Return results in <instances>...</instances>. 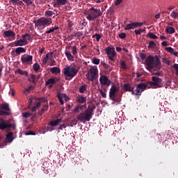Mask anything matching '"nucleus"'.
Here are the masks:
<instances>
[{
  "instance_id": "obj_7",
  "label": "nucleus",
  "mask_w": 178,
  "mask_h": 178,
  "mask_svg": "<svg viewBox=\"0 0 178 178\" xmlns=\"http://www.w3.org/2000/svg\"><path fill=\"white\" fill-rule=\"evenodd\" d=\"M16 129V124H10L2 118L0 119V130L3 131L6 129Z\"/></svg>"
},
{
  "instance_id": "obj_5",
  "label": "nucleus",
  "mask_w": 178,
  "mask_h": 178,
  "mask_svg": "<svg viewBox=\"0 0 178 178\" xmlns=\"http://www.w3.org/2000/svg\"><path fill=\"white\" fill-rule=\"evenodd\" d=\"M117 89L115 86H112L109 91V98L113 102L120 104L122 99V95H116Z\"/></svg>"
},
{
  "instance_id": "obj_41",
  "label": "nucleus",
  "mask_w": 178,
  "mask_h": 178,
  "mask_svg": "<svg viewBox=\"0 0 178 178\" xmlns=\"http://www.w3.org/2000/svg\"><path fill=\"white\" fill-rule=\"evenodd\" d=\"M95 37H96V42H99V40L102 38V35H100V34H95L93 36H92V38H95Z\"/></svg>"
},
{
  "instance_id": "obj_36",
  "label": "nucleus",
  "mask_w": 178,
  "mask_h": 178,
  "mask_svg": "<svg viewBox=\"0 0 178 178\" xmlns=\"http://www.w3.org/2000/svg\"><path fill=\"white\" fill-rule=\"evenodd\" d=\"M156 43L154 41L151 40L149 41V45L147 47L148 49H154L156 47Z\"/></svg>"
},
{
  "instance_id": "obj_31",
  "label": "nucleus",
  "mask_w": 178,
  "mask_h": 178,
  "mask_svg": "<svg viewBox=\"0 0 178 178\" xmlns=\"http://www.w3.org/2000/svg\"><path fill=\"white\" fill-rule=\"evenodd\" d=\"M53 59V51L47 53L45 56V63H47V61L49 60Z\"/></svg>"
},
{
  "instance_id": "obj_49",
  "label": "nucleus",
  "mask_w": 178,
  "mask_h": 178,
  "mask_svg": "<svg viewBox=\"0 0 178 178\" xmlns=\"http://www.w3.org/2000/svg\"><path fill=\"white\" fill-rule=\"evenodd\" d=\"M120 65L121 67L124 69V70H127V65H126L125 62L124 61H122L120 63Z\"/></svg>"
},
{
  "instance_id": "obj_62",
  "label": "nucleus",
  "mask_w": 178,
  "mask_h": 178,
  "mask_svg": "<svg viewBox=\"0 0 178 178\" xmlns=\"http://www.w3.org/2000/svg\"><path fill=\"white\" fill-rule=\"evenodd\" d=\"M161 46L163 47H168V43L166 41H163V42H161Z\"/></svg>"
},
{
  "instance_id": "obj_48",
  "label": "nucleus",
  "mask_w": 178,
  "mask_h": 178,
  "mask_svg": "<svg viewBox=\"0 0 178 178\" xmlns=\"http://www.w3.org/2000/svg\"><path fill=\"white\" fill-rule=\"evenodd\" d=\"M52 23L51 18H46L45 19V25H50Z\"/></svg>"
},
{
  "instance_id": "obj_3",
  "label": "nucleus",
  "mask_w": 178,
  "mask_h": 178,
  "mask_svg": "<svg viewBox=\"0 0 178 178\" xmlns=\"http://www.w3.org/2000/svg\"><path fill=\"white\" fill-rule=\"evenodd\" d=\"M85 15L89 21H94L99 17H102V12L100 9H97L93 7L85 12Z\"/></svg>"
},
{
  "instance_id": "obj_6",
  "label": "nucleus",
  "mask_w": 178,
  "mask_h": 178,
  "mask_svg": "<svg viewBox=\"0 0 178 178\" xmlns=\"http://www.w3.org/2000/svg\"><path fill=\"white\" fill-rule=\"evenodd\" d=\"M92 117L93 115L86 110L84 112L79 113L76 118L79 121L84 124L86 122H90Z\"/></svg>"
},
{
  "instance_id": "obj_12",
  "label": "nucleus",
  "mask_w": 178,
  "mask_h": 178,
  "mask_svg": "<svg viewBox=\"0 0 178 178\" xmlns=\"http://www.w3.org/2000/svg\"><path fill=\"white\" fill-rule=\"evenodd\" d=\"M35 26L38 27V29H45V18H39L35 21Z\"/></svg>"
},
{
  "instance_id": "obj_58",
  "label": "nucleus",
  "mask_w": 178,
  "mask_h": 178,
  "mask_svg": "<svg viewBox=\"0 0 178 178\" xmlns=\"http://www.w3.org/2000/svg\"><path fill=\"white\" fill-rule=\"evenodd\" d=\"M122 1H123V0H116V1H115V6H118V5H120V3H122Z\"/></svg>"
},
{
  "instance_id": "obj_34",
  "label": "nucleus",
  "mask_w": 178,
  "mask_h": 178,
  "mask_svg": "<svg viewBox=\"0 0 178 178\" xmlns=\"http://www.w3.org/2000/svg\"><path fill=\"white\" fill-rule=\"evenodd\" d=\"M147 36H148L149 38H152V40H158V36L154 35L153 33H148Z\"/></svg>"
},
{
  "instance_id": "obj_8",
  "label": "nucleus",
  "mask_w": 178,
  "mask_h": 178,
  "mask_svg": "<svg viewBox=\"0 0 178 178\" xmlns=\"http://www.w3.org/2000/svg\"><path fill=\"white\" fill-rule=\"evenodd\" d=\"M106 53L109 60L113 61L116 52L115 51V47H108L105 49Z\"/></svg>"
},
{
  "instance_id": "obj_22",
  "label": "nucleus",
  "mask_w": 178,
  "mask_h": 178,
  "mask_svg": "<svg viewBox=\"0 0 178 178\" xmlns=\"http://www.w3.org/2000/svg\"><path fill=\"white\" fill-rule=\"evenodd\" d=\"M67 3V0H56L54 5L56 7H58L60 5H66Z\"/></svg>"
},
{
  "instance_id": "obj_39",
  "label": "nucleus",
  "mask_w": 178,
  "mask_h": 178,
  "mask_svg": "<svg viewBox=\"0 0 178 178\" xmlns=\"http://www.w3.org/2000/svg\"><path fill=\"white\" fill-rule=\"evenodd\" d=\"M170 17H172L174 19H178V13L173 10L170 14Z\"/></svg>"
},
{
  "instance_id": "obj_61",
  "label": "nucleus",
  "mask_w": 178,
  "mask_h": 178,
  "mask_svg": "<svg viewBox=\"0 0 178 178\" xmlns=\"http://www.w3.org/2000/svg\"><path fill=\"white\" fill-rule=\"evenodd\" d=\"M103 66L105 69H109L111 67V66L106 63H103Z\"/></svg>"
},
{
  "instance_id": "obj_59",
  "label": "nucleus",
  "mask_w": 178,
  "mask_h": 178,
  "mask_svg": "<svg viewBox=\"0 0 178 178\" xmlns=\"http://www.w3.org/2000/svg\"><path fill=\"white\" fill-rule=\"evenodd\" d=\"M80 111H81V108H80V106H78L74 108V112L80 113Z\"/></svg>"
},
{
  "instance_id": "obj_21",
  "label": "nucleus",
  "mask_w": 178,
  "mask_h": 178,
  "mask_svg": "<svg viewBox=\"0 0 178 178\" xmlns=\"http://www.w3.org/2000/svg\"><path fill=\"white\" fill-rule=\"evenodd\" d=\"M6 140H8L6 141H4V144L6 143H11L13 140V132H9L8 134H6Z\"/></svg>"
},
{
  "instance_id": "obj_47",
  "label": "nucleus",
  "mask_w": 178,
  "mask_h": 178,
  "mask_svg": "<svg viewBox=\"0 0 178 178\" xmlns=\"http://www.w3.org/2000/svg\"><path fill=\"white\" fill-rule=\"evenodd\" d=\"M19 2H23L22 1L19 0H10L9 3H11L12 5H16V3H19Z\"/></svg>"
},
{
  "instance_id": "obj_29",
  "label": "nucleus",
  "mask_w": 178,
  "mask_h": 178,
  "mask_svg": "<svg viewBox=\"0 0 178 178\" xmlns=\"http://www.w3.org/2000/svg\"><path fill=\"white\" fill-rule=\"evenodd\" d=\"M57 97L58 98L61 104H64V101H63V98L66 97V95L65 94H58Z\"/></svg>"
},
{
  "instance_id": "obj_14",
  "label": "nucleus",
  "mask_w": 178,
  "mask_h": 178,
  "mask_svg": "<svg viewBox=\"0 0 178 178\" xmlns=\"http://www.w3.org/2000/svg\"><path fill=\"white\" fill-rule=\"evenodd\" d=\"M123 88L126 92H131V95H134V87H132L129 83H126L123 85Z\"/></svg>"
},
{
  "instance_id": "obj_40",
  "label": "nucleus",
  "mask_w": 178,
  "mask_h": 178,
  "mask_svg": "<svg viewBox=\"0 0 178 178\" xmlns=\"http://www.w3.org/2000/svg\"><path fill=\"white\" fill-rule=\"evenodd\" d=\"M32 90H33V86H28V88L24 89V95H27L28 92H30Z\"/></svg>"
},
{
  "instance_id": "obj_52",
  "label": "nucleus",
  "mask_w": 178,
  "mask_h": 178,
  "mask_svg": "<svg viewBox=\"0 0 178 178\" xmlns=\"http://www.w3.org/2000/svg\"><path fill=\"white\" fill-rule=\"evenodd\" d=\"M31 117V113H23V118H28Z\"/></svg>"
},
{
  "instance_id": "obj_23",
  "label": "nucleus",
  "mask_w": 178,
  "mask_h": 178,
  "mask_svg": "<svg viewBox=\"0 0 178 178\" xmlns=\"http://www.w3.org/2000/svg\"><path fill=\"white\" fill-rule=\"evenodd\" d=\"M65 55L67 60L70 61H74V57L71 54V53L68 51H65Z\"/></svg>"
},
{
  "instance_id": "obj_25",
  "label": "nucleus",
  "mask_w": 178,
  "mask_h": 178,
  "mask_svg": "<svg viewBox=\"0 0 178 178\" xmlns=\"http://www.w3.org/2000/svg\"><path fill=\"white\" fill-rule=\"evenodd\" d=\"M96 106L95 105L92 106H88V108L86 110V111H88L89 113L91 114V115L93 116L94 113V111L95 110Z\"/></svg>"
},
{
  "instance_id": "obj_24",
  "label": "nucleus",
  "mask_w": 178,
  "mask_h": 178,
  "mask_svg": "<svg viewBox=\"0 0 178 178\" xmlns=\"http://www.w3.org/2000/svg\"><path fill=\"white\" fill-rule=\"evenodd\" d=\"M50 72H51L53 74L57 75L59 74V73H60V70L58 67H54L50 68Z\"/></svg>"
},
{
  "instance_id": "obj_19",
  "label": "nucleus",
  "mask_w": 178,
  "mask_h": 178,
  "mask_svg": "<svg viewBox=\"0 0 178 178\" xmlns=\"http://www.w3.org/2000/svg\"><path fill=\"white\" fill-rule=\"evenodd\" d=\"M26 52V49H24L23 47H18V48H16V49H15V51H13L12 53L16 54V56H19V54H24Z\"/></svg>"
},
{
  "instance_id": "obj_38",
  "label": "nucleus",
  "mask_w": 178,
  "mask_h": 178,
  "mask_svg": "<svg viewBox=\"0 0 178 178\" xmlns=\"http://www.w3.org/2000/svg\"><path fill=\"white\" fill-rule=\"evenodd\" d=\"M9 115H10V113L8 111L0 110V116H9Z\"/></svg>"
},
{
  "instance_id": "obj_17",
  "label": "nucleus",
  "mask_w": 178,
  "mask_h": 178,
  "mask_svg": "<svg viewBox=\"0 0 178 178\" xmlns=\"http://www.w3.org/2000/svg\"><path fill=\"white\" fill-rule=\"evenodd\" d=\"M59 81V79L58 77H54V78H51V79H49L47 81H46V83L45 85L47 86V85H54L56 84L57 82Z\"/></svg>"
},
{
  "instance_id": "obj_20",
  "label": "nucleus",
  "mask_w": 178,
  "mask_h": 178,
  "mask_svg": "<svg viewBox=\"0 0 178 178\" xmlns=\"http://www.w3.org/2000/svg\"><path fill=\"white\" fill-rule=\"evenodd\" d=\"M38 101L40 102H37V104H35V106L31 108V112H35L36 111V108H38L40 106V104H41L42 102H45V98L43 97L38 99Z\"/></svg>"
},
{
  "instance_id": "obj_45",
  "label": "nucleus",
  "mask_w": 178,
  "mask_h": 178,
  "mask_svg": "<svg viewBox=\"0 0 178 178\" xmlns=\"http://www.w3.org/2000/svg\"><path fill=\"white\" fill-rule=\"evenodd\" d=\"M38 70H40V65L38 63L33 64V71L38 72Z\"/></svg>"
},
{
  "instance_id": "obj_28",
  "label": "nucleus",
  "mask_w": 178,
  "mask_h": 178,
  "mask_svg": "<svg viewBox=\"0 0 178 178\" xmlns=\"http://www.w3.org/2000/svg\"><path fill=\"white\" fill-rule=\"evenodd\" d=\"M1 110H3L8 112L10 111V109L9 108V104H1Z\"/></svg>"
},
{
  "instance_id": "obj_46",
  "label": "nucleus",
  "mask_w": 178,
  "mask_h": 178,
  "mask_svg": "<svg viewBox=\"0 0 178 178\" xmlns=\"http://www.w3.org/2000/svg\"><path fill=\"white\" fill-rule=\"evenodd\" d=\"M21 1L24 2L26 6H31L33 3L31 0H21Z\"/></svg>"
},
{
  "instance_id": "obj_16",
  "label": "nucleus",
  "mask_w": 178,
  "mask_h": 178,
  "mask_svg": "<svg viewBox=\"0 0 178 178\" xmlns=\"http://www.w3.org/2000/svg\"><path fill=\"white\" fill-rule=\"evenodd\" d=\"M61 122H62V118H58L56 120L51 121V122L49 123V125L47 127V131H52V129L51 130L49 129L50 126L56 127Z\"/></svg>"
},
{
  "instance_id": "obj_26",
  "label": "nucleus",
  "mask_w": 178,
  "mask_h": 178,
  "mask_svg": "<svg viewBox=\"0 0 178 178\" xmlns=\"http://www.w3.org/2000/svg\"><path fill=\"white\" fill-rule=\"evenodd\" d=\"M165 32L168 34H172V33H175L176 32V30L173 27L168 26L165 29Z\"/></svg>"
},
{
  "instance_id": "obj_43",
  "label": "nucleus",
  "mask_w": 178,
  "mask_h": 178,
  "mask_svg": "<svg viewBox=\"0 0 178 178\" xmlns=\"http://www.w3.org/2000/svg\"><path fill=\"white\" fill-rule=\"evenodd\" d=\"M166 51H168L169 53H170L172 55H173L175 52V49L171 47H168L165 48Z\"/></svg>"
},
{
  "instance_id": "obj_33",
  "label": "nucleus",
  "mask_w": 178,
  "mask_h": 178,
  "mask_svg": "<svg viewBox=\"0 0 178 178\" xmlns=\"http://www.w3.org/2000/svg\"><path fill=\"white\" fill-rule=\"evenodd\" d=\"M77 102L81 103V104H83L86 103V98L83 97V96H79L77 99Z\"/></svg>"
},
{
  "instance_id": "obj_37",
  "label": "nucleus",
  "mask_w": 178,
  "mask_h": 178,
  "mask_svg": "<svg viewBox=\"0 0 178 178\" xmlns=\"http://www.w3.org/2000/svg\"><path fill=\"white\" fill-rule=\"evenodd\" d=\"M47 64L50 66H54V65H56V61L52 58V59H49V60H47Z\"/></svg>"
},
{
  "instance_id": "obj_1",
  "label": "nucleus",
  "mask_w": 178,
  "mask_h": 178,
  "mask_svg": "<svg viewBox=\"0 0 178 178\" xmlns=\"http://www.w3.org/2000/svg\"><path fill=\"white\" fill-rule=\"evenodd\" d=\"M145 65L147 66V70H152V68H156L157 70H160L161 68V63L158 56H148L146 58Z\"/></svg>"
},
{
  "instance_id": "obj_53",
  "label": "nucleus",
  "mask_w": 178,
  "mask_h": 178,
  "mask_svg": "<svg viewBox=\"0 0 178 178\" xmlns=\"http://www.w3.org/2000/svg\"><path fill=\"white\" fill-rule=\"evenodd\" d=\"M99 92L103 98L107 97V95L105 92H104L102 89H100Z\"/></svg>"
},
{
  "instance_id": "obj_51",
  "label": "nucleus",
  "mask_w": 178,
  "mask_h": 178,
  "mask_svg": "<svg viewBox=\"0 0 178 178\" xmlns=\"http://www.w3.org/2000/svg\"><path fill=\"white\" fill-rule=\"evenodd\" d=\"M92 63H94L95 65H99L100 63V60L95 58L92 60Z\"/></svg>"
},
{
  "instance_id": "obj_13",
  "label": "nucleus",
  "mask_w": 178,
  "mask_h": 178,
  "mask_svg": "<svg viewBox=\"0 0 178 178\" xmlns=\"http://www.w3.org/2000/svg\"><path fill=\"white\" fill-rule=\"evenodd\" d=\"M142 26V24H140L139 22H132L131 24H128L126 27L124 28V29L126 31H129V30H131V29H136L138 27H141Z\"/></svg>"
},
{
  "instance_id": "obj_56",
  "label": "nucleus",
  "mask_w": 178,
  "mask_h": 178,
  "mask_svg": "<svg viewBox=\"0 0 178 178\" xmlns=\"http://www.w3.org/2000/svg\"><path fill=\"white\" fill-rule=\"evenodd\" d=\"M172 67L175 69L176 74L178 76V64H174Z\"/></svg>"
},
{
  "instance_id": "obj_30",
  "label": "nucleus",
  "mask_w": 178,
  "mask_h": 178,
  "mask_svg": "<svg viewBox=\"0 0 178 178\" xmlns=\"http://www.w3.org/2000/svg\"><path fill=\"white\" fill-rule=\"evenodd\" d=\"M142 92H143L142 90L139 89L138 86H136L135 92L134 91V94H132V95L136 96H140L142 95Z\"/></svg>"
},
{
  "instance_id": "obj_18",
  "label": "nucleus",
  "mask_w": 178,
  "mask_h": 178,
  "mask_svg": "<svg viewBox=\"0 0 178 178\" xmlns=\"http://www.w3.org/2000/svg\"><path fill=\"white\" fill-rule=\"evenodd\" d=\"M3 36L4 38H14L16 36V33H15L13 31H6L3 33Z\"/></svg>"
},
{
  "instance_id": "obj_4",
  "label": "nucleus",
  "mask_w": 178,
  "mask_h": 178,
  "mask_svg": "<svg viewBox=\"0 0 178 178\" xmlns=\"http://www.w3.org/2000/svg\"><path fill=\"white\" fill-rule=\"evenodd\" d=\"M79 73V70L74 67H70L67 65L65 68H63V74L66 77H69L70 79H73Z\"/></svg>"
},
{
  "instance_id": "obj_42",
  "label": "nucleus",
  "mask_w": 178,
  "mask_h": 178,
  "mask_svg": "<svg viewBox=\"0 0 178 178\" xmlns=\"http://www.w3.org/2000/svg\"><path fill=\"white\" fill-rule=\"evenodd\" d=\"M145 29H140L139 30H135L134 33L136 35H141L142 33L145 32Z\"/></svg>"
},
{
  "instance_id": "obj_55",
  "label": "nucleus",
  "mask_w": 178,
  "mask_h": 178,
  "mask_svg": "<svg viewBox=\"0 0 178 178\" xmlns=\"http://www.w3.org/2000/svg\"><path fill=\"white\" fill-rule=\"evenodd\" d=\"M67 23H68V27L69 28H72L74 26L73 22L70 21V19H68Z\"/></svg>"
},
{
  "instance_id": "obj_50",
  "label": "nucleus",
  "mask_w": 178,
  "mask_h": 178,
  "mask_svg": "<svg viewBox=\"0 0 178 178\" xmlns=\"http://www.w3.org/2000/svg\"><path fill=\"white\" fill-rule=\"evenodd\" d=\"M30 34L26 33L21 36V38H23L22 40H26V38L30 39Z\"/></svg>"
},
{
  "instance_id": "obj_63",
  "label": "nucleus",
  "mask_w": 178,
  "mask_h": 178,
  "mask_svg": "<svg viewBox=\"0 0 178 178\" xmlns=\"http://www.w3.org/2000/svg\"><path fill=\"white\" fill-rule=\"evenodd\" d=\"M24 2L22 1H19V2H16V5H18L19 6H23V5H24V3H23Z\"/></svg>"
},
{
  "instance_id": "obj_9",
  "label": "nucleus",
  "mask_w": 178,
  "mask_h": 178,
  "mask_svg": "<svg viewBox=\"0 0 178 178\" xmlns=\"http://www.w3.org/2000/svg\"><path fill=\"white\" fill-rule=\"evenodd\" d=\"M99 82L100 84L103 86H110L111 84V81L110 80V79L105 76V75H102L99 78Z\"/></svg>"
},
{
  "instance_id": "obj_32",
  "label": "nucleus",
  "mask_w": 178,
  "mask_h": 178,
  "mask_svg": "<svg viewBox=\"0 0 178 178\" xmlns=\"http://www.w3.org/2000/svg\"><path fill=\"white\" fill-rule=\"evenodd\" d=\"M86 90H87V86L86 84L82 85L79 88V91L80 93H84Z\"/></svg>"
},
{
  "instance_id": "obj_2",
  "label": "nucleus",
  "mask_w": 178,
  "mask_h": 178,
  "mask_svg": "<svg viewBox=\"0 0 178 178\" xmlns=\"http://www.w3.org/2000/svg\"><path fill=\"white\" fill-rule=\"evenodd\" d=\"M152 81H148L147 84H145V83L142 82L137 85L138 88H139L141 92H144L145 89H147V87H148V85H149L151 87H159V83L162 81V79L158 76H152Z\"/></svg>"
},
{
  "instance_id": "obj_57",
  "label": "nucleus",
  "mask_w": 178,
  "mask_h": 178,
  "mask_svg": "<svg viewBox=\"0 0 178 178\" xmlns=\"http://www.w3.org/2000/svg\"><path fill=\"white\" fill-rule=\"evenodd\" d=\"M126 36H127V35H126V33H122L119 34L120 38H122V40H123L124 38H126Z\"/></svg>"
},
{
  "instance_id": "obj_54",
  "label": "nucleus",
  "mask_w": 178,
  "mask_h": 178,
  "mask_svg": "<svg viewBox=\"0 0 178 178\" xmlns=\"http://www.w3.org/2000/svg\"><path fill=\"white\" fill-rule=\"evenodd\" d=\"M45 15L48 17H51L53 15V12L51 10L46 11Z\"/></svg>"
},
{
  "instance_id": "obj_27",
  "label": "nucleus",
  "mask_w": 178,
  "mask_h": 178,
  "mask_svg": "<svg viewBox=\"0 0 178 178\" xmlns=\"http://www.w3.org/2000/svg\"><path fill=\"white\" fill-rule=\"evenodd\" d=\"M72 54L74 56H77L79 54L78 49L76 45H74L72 47Z\"/></svg>"
},
{
  "instance_id": "obj_11",
  "label": "nucleus",
  "mask_w": 178,
  "mask_h": 178,
  "mask_svg": "<svg viewBox=\"0 0 178 178\" xmlns=\"http://www.w3.org/2000/svg\"><path fill=\"white\" fill-rule=\"evenodd\" d=\"M90 77L89 80L94 81L98 77V69L97 67H93L90 69Z\"/></svg>"
},
{
  "instance_id": "obj_44",
  "label": "nucleus",
  "mask_w": 178,
  "mask_h": 178,
  "mask_svg": "<svg viewBox=\"0 0 178 178\" xmlns=\"http://www.w3.org/2000/svg\"><path fill=\"white\" fill-rule=\"evenodd\" d=\"M35 75L33 74H31L30 75V77L28 78V81H29L30 82L33 83H35Z\"/></svg>"
},
{
  "instance_id": "obj_64",
  "label": "nucleus",
  "mask_w": 178,
  "mask_h": 178,
  "mask_svg": "<svg viewBox=\"0 0 178 178\" xmlns=\"http://www.w3.org/2000/svg\"><path fill=\"white\" fill-rule=\"evenodd\" d=\"M53 31H54V29L52 28V29H50L49 30L47 31L46 33H52Z\"/></svg>"
},
{
  "instance_id": "obj_35",
  "label": "nucleus",
  "mask_w": 178,
  "mask_h": 178,
  "mask_svg": "<svg viewBox=\"0 0 178 178\" xmlns=\"http://www.w3.org/2000/svg\"><path fill=\"white\" fill-rule=\"evenodd\" d=\"M17 73L24 76H28V72L26 71L21 70V69H18V70H17Z\"/></svg>"
},
{
  "instance_id": "obj_15",
  "label": "nucleus",
  "mask_w": 178,
  "mask_h": 178,
  "mask_svg": "<svg viewBox=\"0 0 178 178\" xmlns=\"http://www.w3.org/2000/svg\"><path fill=\"white\" fill-rule=\"evenodd\" d=\"M28 44L26 39H19L15 42V47H23Z\"/></svg>"
},
{
  "instance_id": "obj_10",
  "label": "nucleus",
  "mask_w": 178,
  "mask_h": 178,
  "mask_svg": "<svg viewBox=\"0 0 178 178\" xmlns=\"http://www.w3.org/2000/svg\"><path fill=\"white\" fill-rule=\"evenodd\" d=\"M32 60H33L32 56H28L26 54L21 56V63H23L24 65H30L31 64Z\"/></svg>"
},
{
  "instance_id": "obj_60",
  "label": "nucleus",
  "mask_w": 178,
  "mask_h": 178,
  "mask_svg": "<svg viewBox=\"0 0 178 178\" xmlns=\"http://www.w3.org/2000/svg\"><path fill=\"white\" fill-rule=\"evenodd\" d=\"M146 56H146L144 53H141V54H140V58H141L142 60L145 59Z\"/></svg>"
}]
</instances>
